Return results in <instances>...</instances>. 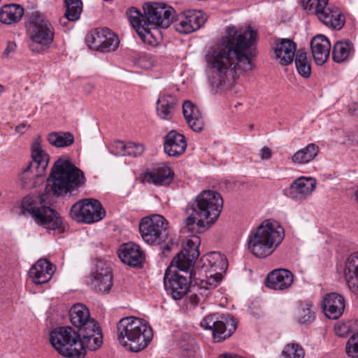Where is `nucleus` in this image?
<instances>
[{
  "instance_id": "1",
  "label": "nucleus",
  "mask_w": 358,
  "mask_h": 358,
  "mask_svg": "<svg viewBox=\"0 0 358 358\" xmlns=\"http://www.w3.org/2000/svg\"><path fill=\"white\" fill-rule=\"evenodd\" d=\"M256 38L257 32L250 26L226 28L224 36L210 46L205 55L213 87H221L241 73L252 70L249 52Z\"/></svg>"
},
{
  "instance_id": "2",
  "label": "nucleus",
  "mask_w": 358,
  "mask_h": 358,
  "mask_svg": "<svg viewBox=\"0 0 358 358\" xmlns=\"http://www.w3.org/2000/svg\"><path fill=\"white\" fill-rule=\"evenodd\" d=\"M223 207L221 195L213 190H203L185 208V223L192 232L200 233L219 217Z\"/></svg>"
},
{
  "instance_id": "3",
  "label": "nucleus",
  "mask_w": 358,
  "mask_h": 358,
  "mask_svg": "<svg viewBox=\"0 0 358 358\" xmlns=\"http://www.w3.org/2000/svg\"><path fill=\"white\" fill-rule=\"evenodd\" d=\"M144 14L131 7L127 12L128 19L139 36L145 40L152 29L168 28L173 22L175 10L164 3H148L143 6Z\"/></svg>"
},
{
  "instance_id": "4",
  "label": "nucleus",
  "mask_w": 358,
  "mask_h": 358,
  "mask_svg": "<svg viewBox=\"0 0 358 358\" xmlns=\"http://www.w3.org/2000/svg\"><path fill=\"white\" fill-rule=\"evenodd\" d=\"M84 172L76 166L68 157H59L51 168L46 192L55 196L71 194L85 185Z\"/></svg>"
},
{
  "instance_id": "5",
  "label": "nucleus",
  "mask_w": 358,
  "mask_h": 358,
  "mask_svg": "<svg viewBox=\"0 0 358 358\" xmlns=\"http://www.w3.org/2000/svg\"><path fill=\"white\" fill-rule=\"evenodd\" d=\"M116 328L119 343L131 352H138L144 350L153 338L150 326L138 317L122 318Z\"/></svg>"
},
{
  "instance_id": "6",
  "label": "nucleus",
  "mask_w": 358,
  "mask_h": 358,
  "mask_svg": "<svg viewBox=\"0 0 358 358\" xmlns=\"http://www.w3.org/2000/svg\"><path fill=\"white\" fill-rule=\"evenodd\" d=\"M284 238L285 231L281 226L265 220L251 232L248 249L255 257L265 258L276 250Z\"/></svg>"
},
{
  "instance_id": "7",
  "label": "nucleus",
  "mask_w": 358,
  "mask_h": 358,
  "mask_svg": "<svg viewBox=\"0 0 358 358\" xmlns=\"http://www.w3.org/2000/svg\"><path fill=\"white\" fill-rule=\"evenodd\" d=\"M30 50L41 53L48 50L54 41L55 29L50 22L38 12H32L27 24Z\"/></svg>"
},
{
  "instance_id": "8",
  "label": "nucleus",
  "mask_w": 358,
  "mask_h": 358,
  "mask_svg": "<svg viewBox=\"0 0 358 358\" xmlns=\"http://www.w3.org/2000/svg\"><path fill=\"white\" fill-rule=\"evenodd\" d=\"M21 209L22 214L30 215L36 224L46 229L56 230L62 224L58 213L43 205L38 197L25 196L22 201Z\"/></svg>"
},
{
  "instance_id": "9",
  "label": "nucleus",
  "mask_w": 358,
  "mask_h": 358,
  "mask_svg": "<svg viewBox=\"0 0 358 358\" xmlns=\"http://www.w3.org/2000/svg\"><path fill=\"white\" fill-rule=\"evenodd\" d=\"M31 150L32 161L19 176L21 186L26 189L36 186V180L44 175L50 159L49 155L42 148L40 136L33 142Z\"/></svg>"
},
{
  "instance_id": "10",
  "label": "nucleus",
  "mask_w": 358,
  "mask_h": 358,
  "mask_svg": "<svg viewBox=\"0 0 358 358\" xmlns=\"http://www.w3.org/2000/svg\"><path fill=\"white\" fill-rule=\"evenodd\" d=\"M301 7L314 14L328 27L341 29L344 25V18L338 8L329 4V0H299Z\"/></svg>"
},
{
  "instance_id": "11",
  "label": "nucleus",
  "mask_w": 358,
  "mask_h": 358,
  "mask_svg": "<svg viewBox=\"0 0 358 358\" xmlns=\"http://www.w3.org/2000/svg\"><path fill=\"white\" fill-rule=\"evenodd\" d=\"M79 336L77 331L71 327H60L50 331L49 340L52 346L62 356L67 358H80L83 356L77 350L76 346H80L76 342Z\"/></svg>"
},
{
  "instance_id": "12",
  "label": "nucleus",
  "mask_w": 358,
  "mask_h": 358,
  "mask_svg": "<svg viewBox=\"0 0 358 358\" xmlns=\"http://www.w3.org/2000/svg\"><path fill=\"white\" fill-rule=\"evenodd\" d=\"M173 267L166 270L164 277L165 289L174 300H180L185 296L189 288L192 289L195 271L193 270H172Z\"/></svg>"
},
{
  "instance_id": "13",
  "label": "nucleus",
  "mask_w": 358,
  "mask_h": 358,
  "mask_svg": "<svg viewBox=\"0 0 358 358\" xmlns=\"http://www.w3.org/2000/svg\"><path fill=\"white\" fill-rule=\"evenodd\" d=\"M139 231L148 244H162L168 239V222L158 214L145 217L139 223Z\"/></svg>"
},
{
  "instance_id": "14",
  "label": "nucleus",
  "mask_w": 358,
  "mask_h": 358,
  "mask_svg": "<svg viewBox=\"0 0 358 358\" xmlns=\"http://www.w3.org/2000/svg\"><path fill=\"white\" fill-rule=\"evenodd\" d=\"M71 216L77 222L92 224L106 216V210L101 202L95 199H83L74 203L71 208Z\"/></svg>"
},
{
  "instance_id": "15",
  "label": "nucleus",
  "mask_w": 358,
  "mask_h": 358,
  "mask_svg": "<svg viewBox=\"0 0 358 358\" xmlns=\"http://www.w3.org/2000/svg\"><path fill=\"white\" fill-rule=\"evenodd\" d=\"M201 325L206 329L212 330L215 342H222L229 338L237 328V323L229 315H207L201 321Z\"/></svg>"
},
{
  "instance_id": "16",
  "label": "nucleus",
  "mask_w": 358,
  "mask_h": 358,
  "mask_svg": "<svg viewBox=\"0 0 358 358\" xmlns=\"http://www.w3.org/2000/svg\"><path fill=\"white\" fill-rule=\"evenodd\" d=\"M90 49L101 52L115 50L119 45L118 37L108 28H96L90 31L85 38Z\"/></svg>"
},
{
  "instance_id": "17",
  "label": "nucleus",
  "mask_w": 358,
  "mask_h": 358,
  "mask_svg": "<svg viewBox=\"0 0 358 358\" xmlns=\"http://www.w3.org/2000/svg\"><path fill=\"white\" fill-rule=\"evenodd\" d=\"M87 327L80 329L77 331L79 336L76 338V342L80 343V346H76L81 354L80 358H84L86 355V349L90 350H96L99 349L103 343V334L101 327L98 322L92 324L89 323Z\"/></svg>"
},
{
  "instance_id": "18",
  "label": "nucleus",
  "mask_w": 358,
  "mask_h": 358,
  "mask_svg": "<svg viewBox=\"0 0 358 358\" xmlns=\"http://www.w3.org/2000/svg\"><path fill=\"white\" fill-rule=\"evenodd\" d=\"M207 20L206 15L201 10H189L173 23L175 30L187 34L199 29Z\"/></svg>"
},
{
  "instance_id": "19",
  "label": "nucleus",
  "mask_w": 358,
  "mask_h": 358,
  "mask_svg": "<svg viewBox=\"0 0 358 358\" xmlns=\"http://www.w3.org/2000/svg\"><path fill=\"white\" fill-rule=\"evenodd\" d=\"M89 285L95 291L106 293L113 286L110 268L103 262H99L90 275Z\"/></svg>"
},
{
  "instance_id": "20",
  "label": "nucleus",
  "mask_w": 358,
  "mask_h": 358,
  "mask_svg": "<svg viewBox=\"0 0 358 358\" xmlns=\"http://www.w3.org/2000/svg\"><path fill=\"white\" fill-rule=\"evenodd\" d=\"M199 256L197 246L192 240H188L182 249L177 253L171 262V266L180 271L192 270L194 262Z\"/></svg>"
},
{
  "instance_id": "21",
  "label": "nucleus",
  "mask_w": 358,
  "mask_h": 358,
  "mask_svg": "<svg viewBox=\"0 0 358 358\" xmlns=\"http://www.w3.org/2000/svg\"><path fill=\"white\" fill-rule=\"evenodd\" d=\"M118 256L122 262L132 267H139L145 260V255L141 247L132 242L121 245Z\"/></svg>"
},
{
  "instance_id": "22",
  "label": "nucleus",
  "mask_w": 358,
  "mask_h": 358,
  "mask_svg": "<svg viewBox=\"0 0 358 358\" xmlns=\"http://www.w3.org/2000/svg\"><path fill=\"white\" fill-rule=\"evenodd\" d=\"M55 270V266L49 260L40 259L29 269V275L34 283L44 284L52 278Z\"/></svg>"
},
{
  "instance_id": "23",
  "label": "nucleus",
  "mask_w": 358,
  "mask_h": 358,
  "mask_svg": "<svg viewBox=\"0 0 358 358\" xmlns=\"http://www.w3.org/2000/svg\"><path fill=\"white\" fill-rule=\"evenodd\" d=\"M345 306L344 297L336 292L327 294L323 298L324 313L329 319H338L343 315Z\"/></svg>"
},
{
  "instance_id": "24",
  "label": "nucleus",
  "mask_w": 358,
  "mask_h": 358,
  "mask_svg": "<svg viewBox=\"0 0 358 358\" xmlns=\"http://www.w3.org/2000/svg\"><path fill=\"white\" fill-rule=\"evenodd\" d=\"M273 50L275 58L279 59V63L282 66L292 64L297 52L296 43L288 38L277 40Z\"/></svg>"
},
{
  "instance_id": "25",
  "label": "nucleus",
  "mask_w": 358,
  "mask_h": 358,
  "mask_svg": "<svg viewBox=\"0 0 358 358\" xmlns=\"http://www.w3.org/2000/svg\"><path fill=\"white\" fill-rule=\"evenodd\" d=\"M310 49L316 64L323 65L329 59L331 43L324 35H317L310 41Z\"/></svg>"
},
{
  "instance_id": "26",
  "label": "nucleus",
  "mask_w": 358,
  "mask_h": 358,
  "mask_svg": "<svg viewBox=\"0 0 358 358\" xmlns=\"http://www.w3.org/2000/svg\"><path fill=\"white\" fill-rule=\"evenodd\" d=\"M294 279L293 273L284 268L275 269L268 273L266 285L275 290H283L289 287Z\"/></svg>"
},
{
  "instance_id": "27",
  "label": "nucleus",
  "mask_w": 358,
  "mask_h": 358,
  "mask_svg": "<svg viewBox=\"0 0 358 358\" xmlns=\"http://www.w3.org/2000/svg\"><path fill=\"white\" fill-rule=\"evenodd\" d=\"M187 148L185 136L175 131L169 132L164 139V150L170 157H178L182 155Z\"/></svg>"
},
{
  "instance_id": "28",
  "label": "nucleus",
  "mask_w": 358,
  "mask_h": 358,
  "mask_svg": "<svg viewBox=\"0 0 358 358\" xmlns=\"http://www.w3.org/2000/svg\"><path fill=\"white\" fill-rule=\"evenodd\" d=\"M315 187L316 181L314 178L299 177L292 182L289 196L294 199H305L313 192Z\"/></svg>"
},
{
  "instance_id": "29",
  "label": "nucleus",
  "mask_w": 358,
  "mask_h": 358,
  "mask_svg": "<svg viewBox=\"0 0 358 358\" xmlns=\"http://www.w3.org/2000/svg\"><path fill=\"white\" fill-rule=\"evenodd\" d=\"M69 320L72 325L78 329V331L80 329L87 327V325L91 322L92 324L97 322L90 317L88 308L83 304L77 303L73 305L69 310Z\"/></svg>"
},
{
  "instance_id": "30",
  "label": "nucleus",
  "mask_w": 358,
  "mask_h": 358,
  "mask_svg": "<svg viewBox=\"0 0 358 358\" xmlns=\"http://www.w3.org/2000/svg\"><path fill=\"white\" fill-rule=\"evenodd\" d=\"M182 113L189 127L195 132L203 129L204 123L201 113L198 107L190 101H185L182 104Z\"/></svg>"
},
{
  "instance_id": "31",
  "label": "nucleus",
  "mask_w": 358,
  "mask_h": 358,
  "mask_svg": "<svg viewBox=\"0 0 358 358\" xmlns=\"http://www.w3.org/2000/svg\"><path fill=\"white\" fill-rule=\"evenodd\" d=\"M344 277L349 289L358 295V252L351 254L345 264Z\"/></svg>"
},
{
  "instance_id": "32",
  "label": "nucleus",
  "mask_w": 358,
  "mask_h": 358,
  "mask_svg": "<svg viewBox=\"0 0 358 358\" xmlns=\"http://www.w3.org/2000/svg\"><path fill=\"white\" fill-rule=\"evenodd\" d=\"M173 175V171L169 166L159 164L152 171L145 173L144 179L155 185H166L171 182Z\"/></svg>"
},
{
  "instance_id": "33",
  "label": "nucleus",
  "mask_w": 358,
  "mask_h": 358,
  "mask_svg": "<svg viewBox=\"0 0 358 358\" xmlns=\"http://www.w3.org/2000/svg\"><path fill=\"white\" fill-rule=\"evenodd\" d=\"M178 100L176 97L170 94H163L157 101V116L164 120H170L174 115Z\"/></svg>"
},
{
  "instance_id": "34",
  "label": "nucleus",
  "mask_w": 358,
  "mask_h": 358,
  "mask_svg": "<svg viewBox=\"0 0 358 358\" xmlns=\"http://www.w3.org/2000/svg\"><path fill=\"white\" fill-rule=\"evenodd\" d=\"M354 53V44L349 40L338 41L332 48V59L336 63L347 61Z\"/></svg>"
},
{
  "instance_id": "35",
  "label": "nucleus",
  "mask_w": 358,
  "mask_h": 358,
  "mask_svg": "<svg viewBox=\"0 0 358 358\" xmlns=\"http://www.w3.org/2000/svg\"><path fill=\"white\" fill-rule=\"evenodd\" d=\"M24 14V8L17 4H6L0 9V22L11 24L19 22Z\"/></svg>"
},
{
  "instance_id": "36",
  "label": "nucleus",
  "mask_w": 358,
  "mask_h": 358,
  "mask_svg": "<svg viewBox=\"0 0 358 358\" xmlns=\"http://www.w3.org/2000/svg\"><path fill=\"white\" fill-rule=\"evenodd\" d=\"M319 147L315 143H309L305 148L296 151L292 157V161L298 164H306L313 160L318 155Z\"/></svg>"
},
{
  "instance_id": "37",
  "label": "nucleus",
  "mask_w": 358,
  "mask_h": 358,
  "mask_svg": "<svg viewBox=\"0 0 358 358\" xmlns=\"http://www.w3.org/2000/svg\"><path fill=\"white\" fill-rule=\"evenodd\" d=\"M48 141L52 145L57 148H66L74 143L73 135L69 131L52 132L48 134Z\"/></svg>"
},
{
  "instance_id": "38",
  "label": "nucleus",
  "mask_w": 358,
  "mask_h": 358,
  "mask_svg": "<svg viewBox=\"0 0 358 358\" xmlns=\"http://www.w3.org/2000/svg\"><path fill=\"white\" fill-rule=\"evenodd\" d=\"M294 62L299 74L305 78H309L311 74V67L304 50L299 49L296 52Z\"/></svg>"
},
{
  "instance_id": "39",
  "label": "nucleus",
  "mask_w": 358,
  "mask_h": 358,
  "mask_svg": "<svg viewBox=\"0 0 358 358\" xmlns=\"http://www.w3.org/2000/svg\"><path fill=\"white\" fill-rule=\"evenodd\" d=\"M202 261L204 266L209 267L214 271H217L220 267L221 269H224L227 266L226 257L218 252L208 253L203 257Z\"/></svg>"
},
{
  "instance_id": "40",
  "label": "nucleus",
  "mask_w": 358,
  "mask_h": 358,
  "mask_svg": "<svg viewBox=\"0 0 358 358\" xmlns=\"http://www.w3.org/2000/svg\"><path fill=\"white\" fill-rule=\"evenodd\" d=\"M66 11L64 16L69 21H76L79 19L83 10L81 0H64Z\"/></svg>"
},
{
  "instance_id": "41",
  "label": "nucleus",
  "mask_w": 358,
  "mask_h": 358,
  "mask_svg": "<svg viewBox=\"0 0 358 358\" xmlns=\"http://www.w3.org/2000/svg\"><path fill=\"white\" fill-rule=\"evenodd\" d=\"M194 275H196V274ZM220 280L221 278L220 277H215L214 275H210V277L206 280L199 279L194 276L193 278L194 285H193L192 289L194 290L197 288L205 292L207 290L215 288Z\"/></svg>"
},
{
  "instance_id": "42",
  "label": "nucleus",
  "mask_w": 358,
  "mask_h": 358,
  "mask_svg": "<svg viewBox=\"0 0 358 358\" xmlns=\"http://www.w3.org/2000/svg\"><path fill=\"white\" fill-rule=\"evenodd\" d=\"M304 349L296 343L287 344L282 351V358H304Z\"/></svg>"
},
{
  "instance_id": "43",
  "label": "nucleus",
  "mask_w": 358,
  "mask_h": 358,
  "mask_svg": "<svg viewBox=\"0 0 358 358\" xmlns=\"http://www.w3.org/2000/svg\"><path fill=\"white\" fill-rule=\"evenodd\" d=\"M178 345L184 352L183 353H195V340L189 334H184L181 336L178 341Z\"/></svg>"
},
{
  "instance_id": "44",
  "label": "nucleus",
  "mask_w": 358,
  "mask_h": 358,
  "mask_svg": "<svg viewBox=\"0 0 358 358\" xmlns=\"http://www.w3.org/2000/svg\"><path fill=\"white\" fill-rule=\"evenodd\" d=\"M345 352L348 356L352 358H358V332L352 334L348 339Z\"/></svg>"
},
{
  "instance_id": "45",
  "label": "nucleus",
  "mask_w": 358,
  "mask_h": 358,
  "mask_svg": "<svg viewBox=\"0 0 358 358\" xmlns=\"http://www.w3.org/2000/svg\"><path fill=\"white\" fill-rule=\"evenodd\" d=\"M315 319V312L312 309V306L306 304L303 307L299 314L298 320L300 323H309Z\"/></svg>"
},
{
  "instance_id": "46",
  "label": "nucleus",
  "mask_w": 358,
  "mask_h": 358,
  "mask_svg": "<svg viewBox=\"0 0 358 358\" xmlns=\"http://www.w3.org/2000/svg\"><path fill=\"white\" fill-rule=\"evenodd\" d=\"M144 146L142 144L128 143L126 145L125 156L136 157L144 152Z\"/></svg>"
},
{
  "instance_id": "47",
  "label": "nucleus",
  "mask_w": 358,
  "mask_h": 358,
  "mask_svg": "<svg viewBox=\"0 0 358 358\" xmlns=\"http://www.w3.org/2000/svg\"><path fill=\"white\" fill-rule=\"evenodd\" d=\"M352 322L348 321L346 322L337 324L334 327L336 334L339 337H345L352 331Z\"/></svg>"
},
{
  "instance_id": "48",
  "label": "nucleus",
  "mask_w": 358,
  "mask_h": 358,
  "mask_svg": "<svg viewBox=\"0 0 358 358\" xmlns=\"http://www.w3.org/2000/svg\"><path fill=\"white\" fill-rule=\"evenodd\" d=\"M126 145L122 141H114L110 145V152L116 156H125Z\"/></svg>"
},
{
  "instance_id": "49",
  "label": "nucleus",
  "mask_w": 358,
  "mask_h": 358,
  "mask_svg": "<svg viewBox=\"0 0 358 358\" xmlns=\"http://www.w3.org/2000/svg\"><path fill=\"white\" fill-rule=\"evenodd\" d=\"M189 294L187 296L189 303L192 306L197 305L201 299V296L204 295V292L201 291L200 289L196 288L193 290L192 288L189 289Z\"/></svg>"
},
{
  "instance_id": "50",
  "label": "nucleus",
  "mask_w": 358,
  "mask_h": 358,
  "mask_svg": "<svg viewBox=\"0 0 358 358\" xmlns=\"http://www.w3.org/2000/svg\"><path fill=\"white\" fill-rule=\"evenodd\" d=\"M16 50V44L14 42L9 41L7 43V46L2 52V57L3 58H9L10 54L15 52Z\"/></svg>"
},
{
  "instance_id": "51",
  "label": "nucleus",
  "mask_w": 358,
  "mask_h": 358,
  "mask_svg": "<svg viewBox=\"0 0 358 358\" xmlns=\"http://www.w3.org/2000/svg\"><path fill=\"white\" fill-rule=\"evenodd\" d=\"M178 247V244L173 241L172 239L168 241L164 245H162V252L164 256H167V252Z\"/></svg>"
},
{
  "instance_id": "52",
  "label": "nucleus",
  "mask_w": 358,
  "mask_h": 358,
  "mask_svg": "<svg viewBox=\"0 0 358 358\" xmlns=\"http://www.w3.org/2000/svg\"><path fill=\"white\" fill-rule=\"evenodd\" d=\"M271 150L268 147L264 146L262 149V159H268L271 158Z\"/></svg>"
},
{
  "instance_id": "53",
  "label": "nucleus",
  "mask_w": 358,
  "mask_h": 358,
  "mask_svg": "<svg viewBox=\"0 0 358 358\" xmlns=\"http://www.w3.org/2000/svg\"><path fill=\"white\" fill-rule=\"evenodd\" d=\"M27 127V125L24 123H22V124H20L19 125H17L15 130L17 133L18 134H23V129L26 128Z\"/></svg>"
},
{
  "instance_id": "54",
  "label": "nucleus",
  "mask_w": 358,
  "mask_h": 358,
  "mask_svg": "<svg viewBox=\"0 0 358 358\" xmlns=\"http://www.w3.org/2000/svg\"><path fill=\"white\" fill-rule=\"evenodd\" d=\"M94 85L92 83H87L85 85L84 89L85 92L89 93L94 89Z\"/></svg>"
},
{
  "instance_id": "55",
  "label": "nucleus",
  "mask_w": 358,
  "mask_h": 358,
  "mask_svg": "<svg viewBox=\"0 0 358 358\" xmlns=\"http://www.w3.org/2000/svg\"><path fill=\"white\" fill-rule=\"evenodd\" d=\"M182 358H195L194 353H182Z\"/></svg>"
},
{
  "instance_id": "56",
  "label": "nucleus",
  "mask_w": 358,
  "mask_h": 358,
  "mask_svg": "<svg viewBox=\"0 0 358 358\" xmlns=\"http://www.w3.org/2000/svg\"><path fill=\"white\" fill-rule=\"evenodd\" d=\"M5 92V87L3 85L0 84V96Z\"/></svg>"
},
{
  "instance_id": "57",
  "label": "nucleus",
  "mask_w": 358,
  "mask_h": 358,
  "mask_svg": "<svg viewBox=\"0 0 358 358\" xmlns=\"http://www.w3.org/2000/svg\"><path fill=\"white\" fill-rule=\"evenodd\" d=\"M355 196H356V200H357V201L358 203V189H357V190L355 192Z\"/></svg>"
}]
</instances>
